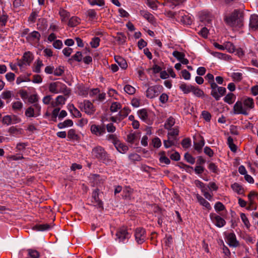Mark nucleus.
<instances>
[{
    "mask_svg": "<svg viewBox=\"0 0 258 258\" xmlns=\"http://www.w3.org/2000/svg\"><path fill=\"white\" fill-rule=\"evenodd\" d=\"M254 107L253 98L244 97L240 100L237 101L233 106V112L236 114L247 115L249 111Z\"/></svg>",
    "mask_w": 258,
    "mask_h": 258,
    "instance_id": "f257e3e1",
    "label": "nucleus"
},
{
    "mask_svg": "<svg viewBox=\"0 0 258 258\" xmlns=\"http://www.w3.org/2000/svg\"><path fill=\"white\" fill-rule=\"evenodd\" d=\"M91 154L94 159L98 160L106 165H110L116 163L115 161L111 158L109 154L102 146H97L93 148Z\"/></svg>",
    "mask_w": 258,
    "mask_h": 258,
    "instance_id": "f03ea898",
    "label": "nucleus"
},
{
    "mask_svg": "<svg viewBox=\"0 0 258 258\" xmlns=\"http://www.w3.org/2000/svg\"><path fill=\"white\" fill-rule=\"evenodd\" d=\"M48 89L52 93H62L64 96H69L71 93L70 90L66 85L58 81L51 83L49 85Z\"/></svg>",
    "mask_w": 258,
    "mask_h": 258,
    "instance_id": "7ed1b4c3",
    "label": "nucleus"
},
{
    "mask_svg": "<svg viewBox=\"0 0 258 258\" xmlns=\"http://www.w3.org/2000/svg\"><path fill=\"white\" fill-rule=\"evenodd\" d=\"M225 21L231 26L240 27L242 25V14L240 11L235 10L230 16L225 18Z\"/></svg>",
    "mask_w": 258,
    "mask_h": 258,
    "instance_id": "20e7f679",
    "label": "nucleus"
},
{
    "mask_svg": "<svg viewBox=\"0 0 258 258\" xmlns=\"http://www.w3.org/2000/svg\"><path fill=\"white\" fill-rule=\"evenodd\" d=\"M137 114L142 120L148 124L152 123L155 117L154 112L145 108L139 110Z\"/></svg>",
    "mask_w": 258,
    "mask_h": 258,
    "instance_id": "39448f33",
    "label": "nucleus"
},
{
    "mask_svg": "<svg viewBox=\"0 0 258 258\" xmlns=\"http://www.w3.org/2000/svg\"><path fill=\"white\" fill-rule=\"evenodd\" d=\"M78 106L82 111L89 115L93 114L96 110L93 104L88 100H85L83 102L79 101Z\"/></svg>",
    "mask_w": 258,
    "mask_h": 258,
    "instance_id": "423d86ee",
    "label": "nucleus"
},
{
    "mask_svg": "<svg viewBox=\"0 0 258 258\" xmlns=\"http://www.w3.org/2000/svg\"><path fill=\"white\" fill-rule=\"evenodd\" d=\"M211 87V95L217 101L219 100L226 93V88L223 87H219L217 84H212Z\"/></svg>",
    "mask_w": 258,
    "mask_h": 258,
    "instance_id": "0eeeda50",
    "label": "nucleus"
},
{
    "mask_svg": "<svg viewBox=\"0 0 258 258\" xmlns=\"http://www.w3.org/2000/svg\"><path fill=\"white\" fill-rule=\"evenodd\" d=\"M41 106L38 103H35L26 110L25 114L28 117H37L41 114Z\"/></svg>",
    "mask_w": 258,
    "mask_h": 258,
    "instance_id": "6e6552de",
    "label": "nucleus"
},
{
    "mask_svg": "<svg viewBox=\"0 0 258 258\" xmlns=\"http://www.w3.org/2000/svg\"><path fill=\"white\" fill-rule=\"evenodd\" d=\"M162 86L155 85L149 87L146 91L147 97L152 99L157 97L161 92Z\"/></svg>",
    "mask_w": 258,
    "mask_h": 258,
    "instance_id": "1a4fd4ad",
    "label": "nucleus"
},
{
    "mask_svg": "<svg viewBox=\"0 0 258 258\" xmlns=\"http://www.w3.org/2000/svg\"><path fill=\"white\" fill-rule=\"evenodd\" d=\"M130 237L129 233L127 232L126 227H121L117 230L116 233V240L119 242H123L126 239H128Z\"/></svg>",
    "mask_w": 258,
    "mask_h": 258,
    "instance_id": "9d476101",
    "label": "nucleus"
},
{
    "mask_svg": "<svg viewBox=\"0 0 258 258\" xmlns=\"http://www.w3.org/2000/svg\"><path fill=\"white\" fill-rule=\"evenodd\" d=\"M210 218L212 222L218 227L221 228L226 224L225 220L216 213H211Z\"/></svg>",
    "mask_w": 258,
    "mask_h": 258,
    "instance_id": "9b49d317",
    "label": "nucleus"
},
{
    "mask_svg": "<svg viewBox=\"0 0 258 258\" xmlns=\"http://www.w3.org/2000/svg\"><path fill=\"white\" fill-rule=\"evenodd\" d=\"M226 239L227 243L230 247H237L239 246V242L237 240L236 235L234 232L227 233Z\"/></svg>",
    "mask_w": 258,
    "mask_h": 258,
    "instance_id": "f8f14e48",
    "label": "nucleus"
},
{
    "mask_svg": "<svg viewBox=\"0 0 258 258\" xmlns=\"http://www.w3.org/2000/svg\"><path fill=\"white\" fill-rule=\"evenodd\" d=\"M91 202V205L93 206L103 209V202L99 198L98 189H96L92 192Z\"/></svg>",
    "mask_w": 258,
    "mask_h": 258,
    "instance_id": "ddd939ff",
    "label": "nucleus"
},
{
    "mask_svg": "<svg viewBox=\"0 0 258 258\" xmlns=\"http://www.w3.org/2000/svg\"><path fill=\"white\" fill-rule=\"evenodd\" d=\"M135 236L137 242L141 244L143 243L146 239V231L142 228H138L136 229Z\"/></svg>",
    "mask_w": 258,
    "mask_h": 258,
    "instance_id": "4468645a",
    "label": "nucleus"
},
{
    "mask_svg": "<svg viewBox=\"0 0 258 258\" xmlns=\"http://www.w3.org/2000/svg\"><path fill=\"white\" fill-rule=\"evenodd\" d=\"M90 131L93 135L100 137L105 133V128L103 126L92 124L90 127Z\"/></svg>",
    "mask_w": 258,
    "mask_h": 258,
    "instance_id": "2eb2a0df",
    "label": "nucleus"
},
{
    "mask_svg": "<svg viewBox=\"0 0 258 258\" xmlns=\"http://www.w3.org/2000/svg\"><path fill=\"white\" fill-rule=\"evenodd\" d=\"M66 96L59 95L55 99V101H52L51 103V107H56L59 106H62L66 102L67 97Z\"/></svg>",
    "mask_w": 258,
    "mask_h": 258,
    "instance_id": "dca6fc26",
    "label": "nucleus"
},
{
    "mask_svg": "<svg viewBox=\"0 0 258 258\" xmlns=\"http://www.w3.org/2000/svg\"><path fill=\"white\" fill-rule=\"evenodd\" d=\"M196 197L200 205L203 206L205 209L209 211L211 210L212 207L210 203L208 202L205 198L199 194L196 195Z\"/></svg>",
    "mask_w": 258,
    "mask_h": 258,
    "instance_id": "f3484780",
    "label": "nucleus"
},
{
    "mask_svg": "<svg viewBox=\"0 0 258 258\" xmlns=\"http://www.w3.org/2000/svg\"><path fill=\"white\" fill-rule=\"evenodd\" d=\"M249 26L251 28L258 30V16L256 15H252L250 17Z\"/></svg>",
    "mask_w": 258,
    "mask_h": 258,
    "instance_id": "a211bd4d",
    "label": "nucleus"
},
{
    "mask_svg": "<svg viewBox=\"0 0 258 258\" xmlns=\"http://www.w3.org/2000/svg\"><path fill=\"white\" fill-rule=\"evenodd\" d=\"M68 138L70 140L78 141L80 137L74 129H70L68 132Z\"/></svg>",
    "mask_w": 258,
    "mask_h": 258,
    "instance_id": "6ab92c4d",
    "label": "nucleus"
},
{
    "mask_svg": "<svg viewBox=\"0 0 258 258\" xmlns=\"http://www.w3.org/2000/svg\"><path fill=\"white\" fill-rule=\"evenodd\" d=\"M115 147L119 152L122 154L126 153L128 150V146L120 141L115 145Z\"/></svg>",
    "mask_w": 258,
    "mask_h": 258,
    "instance_id": "aec40b11",
    "label": "nucleus"
},
{
    "mask_svg": "<svg viewBox=\"0 0 258 258\" xmlns=\"http://www.w3.org/2000/svg\"><path fill=\"white\" fill-rule=\"evenodd\" d=\"M28 66H29L33 59V54L30 51L24 53L22 58Z\"/></svg>",
    "mask_w": 258,
    "mask_h": 258,
    "instance_id": "412c9836",
    "label": "nucleus"
},
{
    "mask_svg": "<svg viewBox=\"0 0 258 258\" xmlns=\"http://www.w3.org/2000/svg\"><path fill=\"white\" fill-rule=\"evenodd\" d=\"M205 145V141L203 137H201L200 140L194 142V148L198 152L202 151V148Z\"/></svg>",
    "mask_w": 258,
    "mask_h": 258,
    "instance_id": "4be33fe9",
    "label": "nucleus"
},
{
    "mask_svg": "<svg viewBox=\"0 0 258 258\" xmlns=\"http://www.w3.org/2000/svg\"><path fill=\"white\" fill-rule=\"evenodd\" d=\"M232 190L239 195L242 194L244 192V189L239 183L235 182L231 185Z\"/></svg>",
    "mask_w": 258,
    "mask_h": 258,
    "instance_id": "5701e85b",
    "label": "nucleus"
},
{
    "mask_svg": "<svg viewBox=\"0 0 258 258\" xmlns=\"http://www.w3.org/2000/svg\"><path fill=\"white\" fill-rule=\"evenodd\" d=\"M130 112L131 110L128 107H125L123 108L117 114L119 119L121 120L126 117Z\"/></svg>",
    "mask_w": 258,
    "mask_h": 258,
    "instance_id": "b1692460",
    "label": "nucleus"
},
{
    "mask_svg": "<svg viewBox=\"0 0 258 258\" xmlns=\"http://www.w3.org/2000/svg\"><path fill=\"white\" fill-rule=\"evenodd\" d=\"M194 86L191 85H187L184 83L180 84V89L184 93L188 94L191 92Z\"/></svg>",
    "mask_w": 258,
    "mask_h": 258,
    "instance_id": "393cba45",
    "label": "nucleus"
},
{
    "mask_svg": "<svg viewBox=\"0 0 258 258\" xmlns=\"http://www.w3.org/2000/svg\"><path fill=\"white\" fill-rule=\"evenodd\" d=\"M69 109L71 113L75 117H81L82 116L80 111L73 104L70 105Z\"/></svg>",
    "mask_w": 258,
    "mask_h": 258,
    "instance_id": "a878e982",
    "label": "nucleus"
},
{
    "mask_svg": "<svg viewBox=\"0 0 258 258\" xmlns=\"http://www.w3.org/2000/svg\"><path fill=\"white\" fill-rule=\"evenodd\" d=\"M23 107V103L20 101H17L12 103L13 110L16 112L21 111Z\"/></svg>",
    "mask_w": 258,
    "mask_h": 258,
    "instance_id": "bb28decb",
    "label": "nucleus"
},
{
    "mask_svg": "<svg viewBox=\"0 0 258 258\" xmlns=\"http://www.w3.org/2000/svg\"><path fill=\"white\" fill-rule=\"evenodd\" d=\"M140 14L148 22L150 23L154 22V17L152 14L145 11H141Z\"/></svg>",
    "mask_w": 258,
    "mask_h": 258,
    "instance_id": "cd10ccee",
    "label": "nucleus"
},
{
    "mask_svg": "<svg viewBox=\"0 0 258 258\" xmlns=\"http://www.w3.org/2000/svg\"><path fill=\"white\" fill-rule=\"evenodd\" d=\"M208 187L206 186V185H204L203 188L201 189V192L206 199L211 201L213 200V195L208 191Z\"/></svg>",
    "mask_w": 258,
    "mask_h": 258,
    "instance_id": "c85d7f7f",
    "label": "nucleus"
},
{
    "mask_svg": "<svg viewBox=\"0 0 258 258\" xmlns=\"http://www.w3.org/2000/svg\"><path fill=\"white\" fill-rule=\"evenodd\" d=\"M73 121L70 119L65 120L62 122H59L57 124V126L59 128H63L65 127H71L73 125Z\"/></svg>",
    "mask_w": 258,
    "mask_h": 258,
    "instance_id": "c756f323",
    "label": "nucleus"
},
{
    "mask_svg": "<svg viewBox=\"0 0 258 258\" xmlns=\"http://www.w3.org/2000/svg\"><path fill=\"white\" fill-rule=\"evenodd\" d=\"M175 119L173 117L170 116L164 123V128L167 130H170L175 124Z\"/></svg>",
    "mask_w": 258,
    "mask_h": 258,
    "instance_id": "7c9ffc66",
    "label": "nucleus"
},
{
    "mask_svg": "<svg viewBox=\"0 0 258 258\" xmlns=\"http://www.w3.org/2000/svg\"><path fill=\"white\" fill-rule=\"evenodd\" d=\"M235 95L232 93H230L227 94L226 96L224 97V102L229 104H232L235 101Z\"/></svg>",
    "mask_w": 258,
    "mask_h": 258,
    "instance_id": "2f4dec72",
    "label": "nucleus"
},
{
    "mask_svg": "<svg viewBox=\"0 0 258 258\" xmlns=\"http://www.w3.org/2000/svg\"><path fill=\"white\" fill-rule=\"evenodd\" d=\"M41 35L40 33L36 31H34L30 33L27 36V39L29 40H40Z\"/></svg>",
    "mask_w": 258,
    "mask_h": 258,
    "instance_id": "473e14b6",
    "label": "nucleus"
},
{
    "mask_svg": "<svg viewBox=\"0 0 258 258\" xmlns=\"http://www.w3.org/2000/svg\"><path fill=\"white\" fill-rule=\"evenodd\" d=\"M160 156L159 161L161 163H164L166 164H169L170 163V160L166 156L165 152L164 151H161L159 153Z\"/></svg>",
    "mask_w": 258,
    "mask_h": 258,
    "instance_id": "72a5a7b5",
    "label": "nucleus"
},
{
    "mask_svg": "<svg viewBox=\"0 0 258 258\" xmlns=\"http://www.w3.org/2000/svg\"><path fill=\"white\" fill-rule=\"evenodd\" d=\"M43 66L42 61L37 59L34 63L33 71L34 72L39 73L41 71V68Z\"/></svg>",
    "mask_w": 258,
    "mask_h": 258,
    "instance_id": "f704fd0d",
    "label": "nucleus"
},
{
    "mask_svg": "<svg viewBox=\"0 0 258 258\" xmlns=\"http://www.w3.org/2000/svg\"><path fill=\"white\" fill-rule=\"evenodd\" d=\"M51 228V226L48 224H42L39 225H36L34 229L37 231H45V230H48Z\"/></svg>",
    "mask_w": 258,
    "mask_h": 258,
    "instance_id": "c9c22d12",
    "label": "nucleus"
},
{
    "mask_svg": "<svg viewBox=\"0 0 258 258\" xmlns=\"http://www.w3.org/2000/svg\"><path fill=\"white\" fill-rule=\"evenodd\" d=\"M80 23V19L76 16L72 17L69 21L68 25L74 27L77 26Z\"/></svg>",
    "mask_w": 258,
    "mask_h": 258,
    "instance_id": "e433bc0d",
    "label": "nucleus"
},
{
    "mask_svg": "<svg viewBox=\"0 0 258 258\" xmlns=\"http://www.w3.org/2000/svg\"><path fill=\"white\" fill-rule=\"evenodd\" d=\"M59 14L62 22H66L70 15L69 12L63 9L60 10Z\"/></svg>",
    "mask_w": 258,
    "mask_h": 258,
    "instance_id": "4c0bfd02",
    "label": "nucleus"
},
{
    "mask_svg": "<svg viewBox=\"0 0 258 258\" xmlns=\"http://www.w3.org/2000/svg\"><path fill=\"white\" fill-rule=\"evenodd\" d=\"M27 251L28 255L31 258H39L40 257V253L36 249L29 248Z\"/></svg>",
    "mask_w": 258,
    "mask_h": 258,
    "instance_id": "58836bf2",
    "label": "nucleus"
},
{
    "mask_svg": "<svg viewBox=\"0 0 258 258\" xmlns=\"http://www.w3.org/2000/svg\"><path fill=\"white\" fill-rule=\"evenodd\" d=\"M121 105L119 102H113L111 103L110 110L112 112H116L121 108Z\"/></svg>",
    "mask_w": 258,
    "mask_h": 258,
    "instance_id": "ea45409f",
    "label": "nucleus"
},
{
    "mask_svg": "<svg viewBox=\"0 0 258 258\" xmlns=\"http://www.w3.org/2000/svg\"><path fill=\"white\" fill-rule=\"evenodd\" d=\"M106 139L113 144L115 146L119 141L115 134H108L106 136Z\"/></svg>",
    "mask_w": 258,
    "mask_h": 258,
    "instance_id": "a19ab883",
    "label": "nucleus"
},
{
    "mask_svg": "<svg viewBox=\"0 0 258 258\" xmlns=\"http://www.w3.org/2000/svg\"><path fill=\"white\" fill-rule=\"evenodd\" d=\"M137 140V136L135 133H130L126 137V141L130 143L133 144Z\"/></svg>",
    "mask_w": 258,
    "mask_h": 258,
    "instance_id": "79ce46f5",
    "label": "nucleus"
},
{
    "mask_svg": "<svg viewBox=\"0 0 258 258\" xmlns=\"http://www.w3.org/2000/svg\"><path fill=\"white\" fill-rule=\"evenodd\" d=\"M191 92L198 97H201L204 95V91L199 88L193 86Z\"/></svg>",
    "mask_w": 258,
    "mask_h": 258,
    "instance_id": "37998d69",
    "label": "nucleus"
},
{
    "mask_svg": "<svg viewBox=\"0 0 258 258\" xmlns=\"http://www.w3.org/2000/svg\"><path fill=\"white\" fill-rule=\"evenodd\" d=\"M116 61L121 69L124 70L127 68V62L123 58L119 57L116 59Z\"/></svg>",
    "mask_w": 258,
    "mask_h": 258,
    "instance_id": "c03bdc74",
    "label": "nucleus"
},
{
    "mask_svg": "<svg viewBox=\"0 0 258 258\" xmlns=\"http://www.w3.org/2000/svg\"><path fill=\"white\" fill-rule=\"evenodd\" d=\"M124 91L129 95H133L136 92V89L132 86L126 85L124 87Z\"/></svg>",
    "mask_w": 258,
    "mask_h": 258,
    "instance_id": "a18cd8bd",
    "label": "nucleus"
},
{
    "mask_svg": "<svg viewBox=\"0 0 258 258\" xmlns=\"http://www.w3.org/2000/svg\"><path fill=\"white\" fill-rule=\"evenodd\" d=\"M158 2L156 0H147V5L152 9L155 10L158 7Z\"/></svg>",
    "mask_w": 258,
    "mask_h": 258,
    "instance_id": "49530a36",
    "label": "nucleus"
},
{
    "mask_svg": "<svg viewBox=\"0 0 258 258\" xmlns=\"http://www.w3.org/2000/svg\"><path fill=\"white\" fill-rule=\"evenodd\" d=\"M89 4L91 6L97 5L100 7H102L105 5V2L104 0H88Z\"/></svg>",
    "mask_w": 258,
    "mask_h": 258,
    "instance_id": "de8ad7c7",
    "label": "nucleus"
},
{
    "mask_svg": "<svg viewBox=\"0 0 258 258\" xmlns=\"http://www.w3.org/2000/svg\"><path fill=\"white\" fill-rule=\"evenodd\" d=\"M100 39L99 37H94L90 42V45L92 48H97L99 45Z\"/></svg>",
    "mask_w": 258,
    "mask_h": 258,
    "instance_id": "09e8293b",
    "label": "nucleus"
},
{
    "mask_svg": "<svg viewBox=\"0 0 258 258\" xmlns=\"http://www.w3.org/2000/svg\"><path fill=\"white\" fill-rule=\"evenodd\" d=\"M227 144L232 151H235L236 150V146L233 143V140L231 137H229L227 139Z\"/></svg>",
    "mask_w": 258,
    "mask_h": 258,
    "instance_id": "8fccbe9b",
    "label": "nucleus"
},
{
    "mask_svg": "<svg viewBox=\"0 0 258 258\" xmlns=\"http://www.w3.org/2000/svg\"><path fill=\"white\" fill-rule=\"evenodd\" d=\"M214 208L217 212H219L223 211L225 209V207L221 202H217L215 204Z\"/></svg>",
    "mask_w": 258,
    "mask_h": 258,
    "instance_id": "3c124183",
    "label": "nucleus"
},
{
    "mask_svg": "<svg viewBox=\"0 0 258 258\" xmlns=\"http://www.w3.org/2000/svg\"><path fill=\"white\" fill-rule=\"evenodd\" d=\"M88 16L89 18L92 20L97 19V13L96 11L93 9L89 10L87 12Z\"/></svg>",
    "mask_w": 258,
    "mask_h": 258,
    "instance_id": "603ef678",
    "label": "nucleus"
},
{
    "mask_svg": "<svg viewBox=\"0 0 258 258\" xmlns=\"http://www.w3.org/2000/svg\"><path fill=\"white\" fill-rule=\"evenodd\" d=\"M184 159L185 160L191 164H194L195 162V158L193 157L190 154L188 153H186L184 156Z\"/></svg>",
    "mask_w": 258,
    "mask_h": 258,
    "instance_id": "864d4df0",
    "label": "nucleus"
},
{
    "mask_svg": "<svg viewBox=\"0 0 258 258\" xmlns=\"http://www.w3.org/2000/svg\"><path fill=\"white\" fill-rule=\"evenodd\" d=\"M231 77L234 81L240 82L242 79V74L241 73H233Z\"/></svg>",
    "mask_w": 258,
    "mask_h": 258,
    "instance_id": "5fc2aeb1",
    "label": "nucleus"
},
{
    "mask_svg": "<svg viewBox=\"0 0 258 258\" xmlns=\"http://www.w3.org/2000/svg\"><path fill=\"white\" fill-rule=\"evenodd\" d=\"M89 93V90L87 88L80 86L79 88V94L81 96H86Z\"/></svg>",
    "mask_w": 258,
    "mask_h": 258,
    "instance_id": "6e6d98bb",
    "label": "nucleus"
},
{
    "mask_svg": "<svg viewBox=\"0 0 258 258\" xmlns=\"http://www.w3.org/2000/svg\"><path fill=\"white\" fill-rule=\"evenodd\" d=\"M13 95V93L11 91H4L2 93V97L4 99H10L12 96Z\"/></svg>",
    "mask_w": 258,
    "mask_h": 258,
    "instance_id": "4d7b16f0",
    "label": "nucleus"
},
{
    "mask_svg": "<svg viewBox=\"0 0 258 258\" xmlns=\"http://www.w3.org/2000/svg\"><path fill=\"white\" fill-rule=\"evenodd\" d=\"M203 118L207 122H209L211 119V115L210 113L207 111L204 110L201 114Z\"/></svg>",
    "mask_w": 258,
    "mask_h": 258,
    "instance_id": "13d9d810",
    "label": "nucleus"
},
{
    "mask_svg": "<svg viewBox=\"0 0 258 258\" xmlns=\"http://www.w3.org/2000/svg\"><path fill=\"white\" fill-rule=\"evenodd\" d=\"M172 55L179 61H180L184 57H185V54L183 53L176 50L173 52Z\"/></svg>",
    "mask_w": 258,
    "mask_h": 258,
    "instance_id": "bf43d9fd",
    "label": "nucleus"
},
{
    "mask_svg": "<svg viewBox=\"0 0 258 258\" xmlns=\"http://www.w3.org/2000/svg\"><path fill=\"white\" fill-rule=\"evenodd\" d=\"M71 59H73L76 61L80 62L82 59V54L80 51H77L74 55L72 56Z\"/></svg>",
    "mask_w": 258,
    "mask_h": 258,
    "instance_id": "052dcab7",
    "label": "nucleus"
},
{
    "mask_svg": "<svg viewBox=\"0 0 258 258\" xmlns=\"http://www.w3.org/2000/svg\"><path fill=\"white\" fill-rule=\"evenodd\" d=\"M152 143L154 148H159L161 146V141L158 137L154 138L152 141Z\"/></svg>",
    "mask_w": 258,
    "mask_h": 258,
    "instance_id": "680f3d73",
    "label": "nucleus"
},
{
    "mask_svg": "<svg viewBox=\"0 0 258 258\" xmlns=\"http://www.w3.org/2000/svg\"><path fill=\"white\" fill-rule=\"evenodd\" d=\"M55 108L52 110L51 113V117L52 118L53 120L56 121V118L59 115V112L60 111V108L59 107H54Z\"/></svg>",
    "mask_w": 258,
    "mask_h": 258,
    "instance_id": "e2e57ef3",
    "label": "nucleus"
},
{
    "mask_svg": "<svg viewBox=\"0 0 258 258\" xmlns=\"http://www.w3.org/2000/svg\"><path fill=\"white\" fill-rule=\"evenodd\" d=\"M179 166L180 168L184 169L185 171L188 173H191L193 170V168L192 167L182 163H179Z\"/></svg>",
    "mask_w": 258,
    "mask_h": 258,
    "instance_id": "0e129e2a",
    "label": "nucleus"
},
{
    "mask_svg": "<svg viewBox=\"0 0 258 258\" xmlns=\"http://www.w3.org/2000/svg\"><path fill=\"white\" fill-rule=\"evenodd\" d=\"M2 122L4 124H6L9 125L12 123V118L11 117V115H6L3 117Z\"/></svg>",
    "mask_w": 258,
    "mask_h": 258,
    "instance_id": "69168bd1",
    "label": "nucleus"
},
{
    "mask_svg": "<svg viewBox=\"0 0 258 258\" xmlns=\"http://www.w3.org/2000/svg\"><path fill=\"white\" fill-rule=\"evenodd\" d=\"M133 190L132 188L128 186H126L124 188L123 190L124 197L125 198L129 197L133 193Z\"/></svg>",
    "mask_w": 258,
    "mask_h": 258,
    "instance_id": "338daca9",
    "label": "nucleus"
},
{
    "mask_svg": "<svg viewBox=\"0 0 258 258\" xmlns=\"http://www.w3.org/2000/svg\"><path fill=\"white\" fill-rule=\"evenodd\" d=\"M38 17V13L36 12H32L28 18V21L32 22L34 23L36 21V20Z\"/></svg>",
    "mask_w": 258,
    "mask_h": 258,
    "instance_id": "774afa93",
    "label": "nucleus"
}]
</instances>
